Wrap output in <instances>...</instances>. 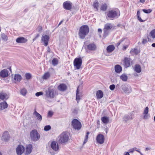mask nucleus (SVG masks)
I'll list each match as a JSON object with an SVG mask.
<instances>
[{
  "instance_id": "nucleus-1",
  "label": "nucleus",
  "mask_w": 155,
  "mask_h": 155,
  "mask_svg": "<svg viewBox=\"0 0 155 155\" xmlns=\"http://www.w3.org/2000/svg\"><path fill=\"white\" fill-rule=\"evenodd\" d=\"M89 31V28L87 25H84L81 26L79 29L78 35L80 38L84 39Z\"/></svg>"
},
{
  "instance_id": "nucleus-2",
  "label": "nucleus",
  "mask_w": 155,
  "mask_h": 155,
  "mask_svg": "<svg viewBox=\"0 0 155 155\" xmlns=\"http://www.w3.org/2000/svg\"><path fill=\"white\" fill-rule=\"evenodd\" d=\"M120 15V13L119 10H113L108 11L107 14V16L110 19L113 20L118 18Z\"/></svg>"
},
{
  "instance_id": "nucleus-3",
  "label": "nucleus",
  "mask_w": 155,
  "mask_h": 155,
  "mask_svg": "<svg viewBox=\"0 0 155 155\" xmlns=\"http://www.w3.org/2000/svg\"><path fill=\"white\" fill-rule=\"evenodd\" d=\"M68 134L66 132L62 133L58 137V140L61 143L67 142L69 139Z\"/></svg>"
},
{
  "instance_id": "nucleus-4",
  "label": "nucleus",
  "mask_w": 155,
  "mask_h": 155,
  "mask_svg": "<svg viewBox=\"0 0 155 155\" xmlns=\"http://www.w3.org/2000/svg\"><path fill=\"white\" fill-rule=\"evenodd\" d=\"M30 135L31 140L34 141L38 140L40 137L39 134L35 130H33L31 132Z\"/></svg>"
},
{
  "instance_id": "nucleus-5",
  "label": "nucleus",
  "mask_w": 155,
  "mask_h": 155,
  "mask_svg": "<svg viewBox=\"0 0 155 155\" xmlns=\"http://www.w3.org/2000/svg\"><path fill=\"white\" fill-rule=\"evenodd\" d=\"M71 125L73 129L77 130H80L82 126L81 122L77 119H75L72 120Z\"/></svg>"
},
{
  "instance_id": "nucleus-6",
  "label": "nucleus",
  "mask_w": 155,
  "mask_h": 155,
  "mask_svg": "<svg viewBox=\"0 0 155 155\" xmlns=\"http://www.w3.org/2000/svg\"><path fill=\"white\" fill-rule=\"evenodd\" d=\"M82 63V59L81 58H76L74 61V66L75 69H79Z\"/></svg>"
},
{
  "instance_id": "nucleus-7",
  "label": "nucleus",
  "mask_w": 155,
  "mask_h": 155,
  "mask_svg": "<svg viewBox=\"0 0 155 155\" xmlns=\"http://www.w3.org/2000/svg\"><path fill=\"white\" fill-rule=\"evenodd\" d=\"M50 147L52 150L55 151H58L59 150V147L56 141H53L50 144Z\"/></svg>"
},
{
  "instance_id": "nucleus-8",
  "label": "nucleus",
  "mask_w": 155,
  "mask_h": 155,
  "mask_svg": "<svg viewBox=\"0 0 155 155\" xmlns=\"http://www.w3.org/2000/svg\"><path fill=\"white\" fill-rule=\"evenodd\" d=\"M97 143L100 144H102L104 142L105 138L103 135L101 134H99L96 138Z\"/></svg>"
},
{
  "instance_id": "nucleus-9",
  "label": "nucleus",
  "mask_w": 155,
  "mask_h": 155,
  "mask_svg": "<svg viewBox=\"0 0 155 155\" xmlns=\"http://www.w3.org/2000/svg\"><path fill=\"white\" fill-rule=\"evenodd\" d=\"M121 88L124 92L127 94H128L132 91V89L130 87L126 85H123Z\"/></svg>"
},
{
  "instance_id": "nucleus-10",
  "label": "nucleus",
  "mask_w": 155,
  "mask_h": 155,
  "mask_svg": "<svg viewBox=\"0 0 155 155\" xmlns=\"http://www.w3.org/2000/svg\"><path fill=\"white\" fill-rule=\"evenodd\" d=\"M72 3L69 1L65 2L63 4L64 8L66 10H70L72 8Z\"/></svg>"
},
{
  "instance_id": "nucleus-11",
  "label": "nucleus",
  "mask_w": 155,
  "mask_h": 155,
  "mask_svg": "<svg viewBox=\"0 0 155 155\" xmlns=\"http://www.w3.org/2000/svg\"><path fill=\"white\" fill-rule=\"evenodd\" d=\"M25 150L24 147L22 145H18L16 148V153L18 155H21Z\"/></svg>"
},
{
  "instance_id": "nucleus-12",
  "label": "nucleus",
  "mask_w": 155,
  "mask_h": 155,
  "mask_svg": "<svg viewBox=\"0 0 155 155\" xmlns=\"http://www.w3.org/2000/svg\"><path fill=\"white\" fill-rule=\"evenodd\" d=\"M134 118V114L133 112H131L128 114L125 115L124 118V120L127 121L130 120H132Z\"/></svg>"
},
{
  "instance_id": "nucleus-13",
  "label": "nucleus",
  "mask_w": 155,
  "mask_h": 155,
  "mask_svg": "<svg viewBox=\"0 0 155 155\" xmlns=\"http://www.w3.org/2000/svg\"><path fill=\"white\" fill-rule=\"evenodd\" d=\"M46 96L48 97L52 98L54 96V90L49 88L48 91L46 92Z\"/></svg>"
},
{
  "instance_id": "nucleus-14",
  "label": "nucleus",
  "mask_w": 155,
  "mask_h": 155,
  "mask_svg": "<svg viewBox=\"0 0 155 155\" xmlns=\"http://www.w3.org/2000/svg\"><path fill=\"white\" fill-rule=\"evenodd\" d=\"M124 66L125 68H127L130 66L132 61L130 58L127 57L124 58Z\"/></svg>"
},
{
  "instance_id": "nucleus-15",
  "label": "nucleus",
  "mask_w": 155,
  "mask_h": 155,
  "mask_svg": "<svg viewBox=\"0 0 155 155\" xmlns=\"http://www.w3.org/2000/svg\"><path fill=\"white\" fill-rule=\"evenodd\" d=\"M49 38L47 35L42 36L41 39V41L44 43V45L46 46L48 44V41L49 40Z\"/></svg>"
},
{
  "instance_id": "nucleus-16",
  "label": "nucleus",
  "mask_w": 155,
  "mask_h": 155,
  "mask_svg": "<svg viewBox=\"0 0 155 155\" xmlns=\"http://www.w3.org/2000/svg\"><path fill=\"white\" fill-rule=\"evenodd\" d=\"M9 95L8 94L4 92H0V99L2 100H6L8 99Z\"/></svg>"
},
{
  "instance_id": "nucleus-17",
  "label": "nucleus",
  "mask_w": 155,
  "mask_h": 155,
  "mask_svg": "<svg viewBox=\"0 0 155 155\" xmlns=\"http://www.w3.org/2000/svg\"><path fill=\"white\" fill-rule=\"evenodd\" d=\"M33 115L35 117L38 121L41 122L42 120V117L41 115L36 111L35 110L33 113Z\"/></svg>"
},
{
  "instance_id": "nucleus-18",
  "label": "nucleus",
  "mask_w": 155,
  "mask_h": 155,
  "mask_svg": "<svg viewBox=\"0 0 155 155\" xmlns=\"http://www.w3.org/2000/svg\"><path fill=\"white\" fill-rule=\"evenodd\" d=\"M14 82H19L22 79L21 76L19 74H15L13 77Z\"/></svg>"
},
{
  "instance_id": "nucleus-19",
  "label": "nucleus",
  "mask_w": 155,
  "mask_h": 155,
  "mask_svg": "<svg viewBox=\"0 0 155 155\" xmlns=\"http://www.w3.org/2000/svg\"><path fill=\"white\" fill-rule=\"evenodd\" d=\"M8 76V71L7 69H3L0 72V76L2 78H5Z\"/></svg>"
},
{
  "instance_id": "nucleus-20",
  "label": "nucleus",
  "mask_w": 155,
  "mask_h": 155,
  "mask_svg": "<svg viewBox=\"0 0 155 155\" xmlns=\"http://www.w3.org/2000/svg\"><path fill=\"white\" fill-rule=\"evenodd\" d=\"M9 134L8 131H6L4 132L2 137V140L6 141L9 138Z\"/></svg>"
},
{
  "instance_id": "nucleus-21",
  "label": "nucleus",
  "mask_w": 155,
  "mask_h": 155,
  "mask_svg": "<svg viewBox=\"0 0 155 155\" xmlns=\"http://www.w3.org/2000/svg\"><path fill=\"white\" fill-rule=\"evenodd\" d=\"M58 88L60 91L63 92L66 90L67 86L66 84H61L58 86Z\"/></svg>"
},
{
  "instance_id": "nucleus-22",
  "label": "nucleus",
  "mask_w": 155,
  "mask_h": 155,
  "mask_svg": "<svg viewBox=\"0 0 155 155\" xmlns=\"http://www.w3.org/2000/svg\"><path fill=\"white\" fill-rule=\"evenodd\" d=\"M32 150V147L31 144L27 145L26 148V154L28 155L30 154Z\"/></svg>"
},
{
  "instance_id": "nucleus-23",
  "label": "nucleus",
  "mask_w": 155,
  "mask_h": 155,
  "mask_svg": "<svg viewBox=\"0 0 155 155\" xmlns=\"http://www.w3.org/2000/svg\"><path fill=\"white\" fill-rule=\"evenodd\" d=\"M87 49L90 51H95L96 49V46L94 43H91L87 46Z\"/></svg>"
},
{
  "instance_id": "nucleus-24",
  "label": "nucleus",
  "mask_w": 155,
  "mask_h": 155,
  "mask_svg": "<svg viewBox=\"0 0 155 155\" xmlns=\"http://www.w3.org/2000/svg\"><path fill=\"white\" fill-rule=\"evenodd\" d=\"M17 43H25L27 41V40L24 37H19L17 38L16 40Z\"/></svg>"
},
{
  "instance_id": "nucleus-25",
  "label": "nucleus",
  "mask_w": 155,
  "mask_h": 155,
  "mask_svg": "<svg viewBox=\"0 0 155 155\" xmlns=\"http://www.w3.org/2000/svg\"><path fill=\"white\" fill-rule=\"evenodd\" d=\"M97 98V99L101 98L103 96V93L102 91L101 90H98L96 93Z\"/></svg>"
},
{
  "instance_id": "nucleus-26",
  "label": "nucleus",
  "mask_w": 155,
  "mask_h": 155,
  "mask_svg": "<svg viewBox=\"0 0 155 155\" xmlns=\"http://www.w3.org/2000/svg\"><path fill=\"white\" fill-rule=\"evenodd\" d=\"M82 96V93L80 92L78 89V88H77V93L76 94V100H77V102L78 103L81 99V97Z\"/></svg>"
},
{
  "instance_id": "nucleus-27",
  "label": "nucleus",
  "mask_w": 155,
  "mask_h": 155,
  "mask_svg": "<svg viewBox=\"0 0 155 155\" xmlns=\"http://www.w3.org/2000/svg\"><path fill=\"white\" fill-rule=\"evenodd\" d=\"M8 107V104L5 101L0 103V110H2Z\"/></svg>"
},
{
  "instance_id": "nucleus-28",
  "label": "nucleus",
  "mask_w": 155,
  "mask_h": 155,
  "mask_svg": "<svg viewBox=\"0 0 155 155\" xmlns=\"http://www.w3.org/2000/svg\"><path fill=\"white\" fill-rule=\"evenodd\" d=\"M115 72L117 73H120L122 71V68L119 65H117L114 67Z\"/></svg>"
},
{
  "instance_id": "nucleus-29",
  "label": "nucleus",
  "mask_w": 155,
  "mask_h": 155,
  "mask_svg": "<svg viewBox=\"0 0 155 155\" xmlns=\"http://www.w3.org/2000/svg\"><path fill=\"white\" fill-rule=\"evenodd\" d=\"M101 120L102 121L106 124H108L109 121V117L107 116L102 117Z\"/></svg>"
},
{
  "instance_id": "nucleus-30",
  "label": "nucleus",
  "mask_w": 155,
  "mask_h": 155,
  "mask_svg": "<svg viewBox=\"0 0 155 155\" xmlns=\"http://www.w3.org/2000/svg\"><path fill=\"white\" fill-rule=\"evenodd\" d=\"M114 48H115L114 45H110L107 47V51L108 52H111L114 50Z\"/></svg>"
},
{
  "instance_id": "nucleus-31",
  "label": "nucleus",
  "mask_w": 155,
  "mask_h": 155,
  "mask_svg": "<svg viewBox=\"0 0 155 155\" xmlns=\"http://www.w3.org/2000/svg\"><path fill=\"white\" fill-rule=\"evenodd\" d=\"M113 27V25L112 24L107 23L105 25L104 28L109 30L112 29Z\"/></svg>"
},
{
  "instance_id": "nucleus-32",
  "label": "nucleus",
  "mask_w": 155,
  "mask_h": 155,
  "mask_svg": "<svg viewBox=\"0 0 155 155\" xmlns=\"http://www.w3.org/2000/svg\"><path fill=\"white\" fill-rule=\"evenodd\" d=\"M134 70L138 73H140L141 71V68L140 66L138 64H136L134 67Z\"/></svg>"
},
{
  "instance_id": "nucleus-33",
  "label": "nucleus",
  "mask_w": 155,
  "mask_h": 155,
  "mask_svg": "<svg viewBox=\"0 0 155 155\" xmlns=\"http://www.w3.org/2000/svg\"><path fill=\"white\" fill-rule=\"evenodd\" d=\"M120 78L122 81H126L127 80L128 77L126 74H123L120 76Z\"/></svg>"
},
{
  "instance_id": "nucleus-34",
  "label": "nucleus",
  "mask_w": 155,
  "mask_h": 155,
  "mask_svg": "<svg viewBox=\"0 0 155 155\" xmlns=\"http://www.w3.org/2000/svg\"><path fill=\"white\" fill-rule=\"evenodd\" d=\"M107 8V5L106 3L102 4L101 5L100 9L101 10L105 11Z\"/></svg>"
},
{
  "instance_id": "nucleus-35",
  "label": "nucleus",
  "mask_w": 155,
  "mask_h": 155,
  "mask_svg": "<svg viewBox=\"0 0 155 155\" xmlns=\"http://www.w3.org/2000/svg\"><path fill=\"white\" fill-rule=\"evenodd\" d=\"M140 13L139 11L138 10L137 11V16L138 20L141 22H143L145 21V20H142L140 17Z\"/></svg>"
},
{
  "instance_id": "nucleus-36",
  "label": "nucleus",
  "mask_w": 155,
  "mask_h": 155,
  "mask_svg": "<svg viewBox=\"0 0 155 155\" xmlns=\"http://www.w3.org/2000/svg\"><path fill=\"white\" fill-rule=\"evenodd\" d=\"M50 77V74L49 72L45 73L43 76L42 78L43 79L46 80L48 79Z\"/></svg>"
},
{
  "instance_id": "nucleus-37",
  "label": "nucleus",
  "mask_w": 155,
  "mask_h": 155,
  "mask_svg": "<svg viewBox=\"0 0 155 155\" xmlns=\"http://www.w3.org/2000/svg\"><path fill=\"white\" fill-rule=\"evenodd\" d=\"M150 36L154 39L155 38V29L151 31L150 33Z\"/></svg>"
},
{
  "instance_id": "nucleus-38",
  "label": "nucleus",
  "mask_w": 155,
  "mask_h": 155,
  "mask_svg": "<svg viewBox=\"0 0 155 155\" xmlns=\"http://www.w3.org/2000/svg\"><path fill=\"white\" fill-rule=\"evenodd\" d=\"M103 31H104L103 36L104 37H106L108 35V34L109 33V30L104 28L103 29Z\"/></svg>"
},
{
  "instance_id": "nucleus-39",
  "label": "nucleus",
  "mask_w": 155,
  "mask_h": 155,
  "mask_svg": "<svg viewBox=\"0 0 155 155\" xmlns=\"http://www.w3.org/2000/svg\"><path fill=\"white\" fill-rule=\"evenodd\" d=\"M93 6L94 8L96 9V11H98V7L99 6L98 3L97 1H95L93 4Z\"/></svg>"
},
{
  "instance_id": "nucleus-40",
  "label": "nucleus",
  "mask_w": 155,
  "mask_h": 155,
  "mask_svg": "<svg viewBox=\"0 0 155 155\" xmlns=\"http://www.w3.org/2000/svg\"><path fill=\"white\" fill-rule=\"evenodd\" d=\"M89 134L90 133L89 132H87L86 134L85 137V139H84V141L83 144H84L85 143L87 142L88 139V135H89Z\"/></svg>"
},
{
  "instance_id": "nucleus-41",
  "label": "nucleus",
  "mask_w": 155,
  "mask_h": 155,
  "mask_svg": "<svg viewBox=\"0 0 155 155\" xmlns=\"http://www.w3.org/2000/svg\"><path fill=\"white\" fill-rule=\"evenodd\" d=\"M1 37L2 38L4 41H6L8 40V37L7 35H5L4 33L2 34L1 35Z\"/></svg>"
},
{
  "instance_id": "nucleus-42",
  "label": "nucleus",
  "mask_w": 155,
  "mask_h": 155,
  "mask_svg": "<svg viewBox=\"0 0 155 155\" xmlns=\"http://www.w3.org/2000/svg\"><path fill=\"white\" fill-rule=\"evenodd\" d=\"M25 76L27 80H29L31 78V75L30 73H27L25 74Z\"/></svg>"
},
{
  "instance_id": "nucleus-43",
  "label": "nucleus",
  "mask_w": 155,
  "mask_h": 155,
  "mask_svg": "<svg viewBox=\"0 0 155 155\" xmlns=\"http://www.w3.org/2000/svg\"><path fill=\"white\" fill-rule=\"evenodd\" d=\"M130 52L131 54L133 53L135 54H137L139 52L138 51L137 48H135L133 49H132L130 51Z\"/></svg>"
},
{
  "instance_id": "nucleus-44",
  "label": "nucleus",
  "mask_w": 155,
  "mask_h": 155,
  "mask_svg": "<svg viewBox=\"0 0 155 155\" xmlns=\"http://www.w3.org/2000/svg\"><path fill=\"white\" fill-rule=\"evenodd\" d=\"M20 93L21 95L25 96L26 94L27 91L25 88H23L21 90Z\"/></svg>"
},
{
  "instance_id": "nucleus-45",
  "label": "nucleus",
  "mask_w": 155,
  "mask_h": 155,
  "mask_svg": "<svg viewBox=\"0 0 155 155\" xmlns=\"http://www.w3.org/2000/svg\"><path fill=\"white\" fill-rule=\"evenodd\" d=\"M52 64L54 66H55L58 64V60L56 58H54L52 61Z\"/></svg>"
},
{
  "instance_id": "nucleus-46",
  "label": "nucleus",
  "mask_w": 155,
  "mask_h": 155,
  "mask_svg": "<svg viewBox=\"0 0 155 155\" xmlns=\"http://www.w3.org/2000/svg\"><path fill=\"white\" fill-rule=\"evenodd\" d=\"M51 127L50 125H47L44 128V130L45 131H48L50 130L51 129Z\"/></svg>"
},
{
  "instance_id": "nucleus-47",
  "label": "nucleus",
  "mask_w": 155,
  "mask_h": 155,
  "mask_svg": "<svg viewBox=\"0 0 155 155\" xmlns=\"http://www.w3.org/2000/svg\"><path fill=\"white\" fill-rule=\"evenodd\" d=\"M142 11L145 13L147 14L150 13L152 11V10L150 9H149L147 10L143 9L142 10Z\"/></svg>"
},
{
  "instance_id": "nucleus-48",
  "label": "nucleus",
  "mask_w": 155,
  "mask_h": 155,
  "mask_svg": "<svg viewBox=\"0 0 155 155\" xmlns=\"http://www.w3.org/2000/svg\"><path fill=\"white\" fill-rule=\"evenodd\" d=\"M54 113L51 111H49L48 114V117H51L53 115Z\"/></svg>"
},
{
  "instance_id": "nucleus-49",
  "label": "nucleus",
  "mask_w": 155,
  "mask_h": 155,
  "mask_svg": "<svg viewBox=\"0 0 155 155\" xmlns=\"http://www.w3.org/2000/svg\"><path fill=\"white\" fill-rule=\"evenodd\" d=\"M144 115L143 119H148L150 117V115L149 114H143Z\"/></svg>"
},
{
  "instance_id": "nucleus-50",
  "label": "nucleus",
  "mask_w": 155,
  "mask_h": 155,
  "mask_svg": "<svg viewBox=\"0 0 155 155\" xmlns=\"http://www.w3.org/2000/svg\"><path fill=\"white\" fill-rule=\"evenodd\" d=\"M148 111H149L148 107H146L144 110L143 114H148Z\"/></svg>"
},
{
  "instance_id": "nucleus-51",
  "label": "nucleus",
  "mask_w": 155,
  "mask_h": 155,
  "mask_svg": "<svg viewBox=\"0 0 155 155\" xmlns=\"http://www.w3.org/2000/svg\"><path fill=\"white\" fill-rule=\"evenodd\" d=\"M115 85L114 84H112L110 85L109 87L110 89L111 90L113 91L114 90L115 88Z\"/></svg>"
},
{
  "instance_id": "nucleus-52",
  "label": "nucleus",
  "mask_w": 155,
  "mask_h": 155,
  "mask_svg": "<svg viewBox=\"0 0 155 155\" xmlns=\"http://www.w3.org/2000/svg\"><path fill=\"white\" fill-rule=\"evenodd\" d=\"M43 94V93L42 92H38L35 94V95L37 97H38L39 96L42 95Z\"/></svg>"
},
{
  "instance_id": "nucleus-53",
  "label": "nucleus",
  "mask_w": 155,
  "mask_h": 155,
  "mask_svg": "<svg viewBox=\"0 0 155 155\" xmlns=\"http://www.w3.org/2000/svg\"><path fill=\"white\" fill-rule=\"evenodd\" d=\"M136 148L134 147L133 148L130 149L129 150V153H133L134 151V149H136Z\"/></svg>"
},
{
  "instance_id": "nucleus-54",
  "label": "nucleus",
  "mask_w": 155,
  "mask_h": 155,
  "mask_svg": "<svg viewBox=\"0 0 155 155\" xmlns=\"http://www.w3.org/2000/svg\"><path fill=\"white\" fill-rule=\"evenodd\" d=\"M39 36V34H37V35L35 37V38L33 39V41H34L35 40L37 39V38Z\"/></svg>"
},
{
  "instance_id": "nucleus-55",
  "label": "nucleus",
  "mask_w": 155,
  "mask_h": 155,
  "mask_svg": "<svg viewBox=\"0 0 155 155\" xmlns=\"http://www.w3.org/2000/svg\"><path fill=\"white\" fill-rule=\"evenodd\" d=\"M124 40V39H122L120 42L117 43V46H118L120 45V43Z\"/></svg>"
},
{
  "instance_id": "nucleus-56",
  "label": "nucleus",
  "mask_w": 155,
  "mask_h": 155,
  "mask_svg": "<svg viewBox=\"0 0 155 155\" xmlns=\"http://www.w3.org/2000/svg\"><path fill=\"white\" fill-rule=\"evenodd\" d=\"M128 45L124 46L123 47V49L124 50H125L128 47Z\"/></svg>"
},
{
  "instance_id": "nucleus-57",
  "label": "nucleus",
  "mask_w": 155,
  "mask_h": 155,
  "mask_svg": "<svg viewBox=\"0 0 155 155\" xmlns=\"http://www.w3.org/2000/svg\"><path fill=\"white\" fill-rule=\"evenodd\" d=\"M147 42V40L146 39H143V41H142V43L143 44H145Z\"/></svg>"
},
{
  "instance_id": "nucleus-58",
  "label": "nucleus",
  "mask_w": 155,
  "mask_h": 155,
  "mask_svg": "<svg viewBox=\"0 0 155 155\" xmlns=\"http://www.w3.org/2000/svg\"><path fill=\"white\" fill-rule=\"evenodd\" d=\"M124 155H130L129 152H125L124 153Z\"/></svg>"
},
{
  "instance_id": "nucleus-59",
  "label": "nucleus",
  "mask_w": 155,
  "mask_h": 155,
  "mask_svg": "<svg viewBox=\"0 0 155 155\" xmlns=\"http://www.w3.org/2000/svg\"><path fill=\"white\" fill-rule=\"evenodd\" d=\"M151 148L150 147H147L146 148L145 150L146 151H148L150 150Z\"/></svg>"
},
{
  "instance_id": "nucleus-60",
  "label": "nucleus",
  "mask_w": 155,
  "mask_h": 155,
  "mask_svg": "<svg viewBox=\"0 0 155 155\" xmlns=\"http://www.w3.org/2000/svg\"><path fill=\"white\" fill-rule=\"evenodd\" d=\"M98 31L99 33H102V30L101 29L99 28L98 29Z\"/></svg>"
},
{
  "instance_id": "nucleus-61",
  "label": "nucleus",
  "mask_w": 155,
  "mask_h": 155,
  "mask_svg": "<svg viewBox=\"0 0 155 155\" xmlns=\"http://www.w3.org/2000/svg\"><path fill=\"white\" fill-rule=\"evenodd\" d=\"M136 151H137V152H139L140 154L141 155H143L141 153V152H140L139 150H136Z\"/></svg>"
},
{
  "instance_id": "nucleus-62",
  "label": "nucleus",
  "mask_w": 155,
  "mask_h": 155,
  "mask_svg": "<svg viewBox=\"0 0 155 155\" xmlns=\"http://www.w3.org/2000/svg\"><path fill=\"white\" fill-rule=\"evenodd\" d=\"M38 29H39V31H41V30H42V27L41 26H40L38 27Z\"/></svg>"
},
{
  "instance_id": "nucleus-63",
  "label": "nucleus",
  "mask_w": 155,
  "mask_h": 155,
  "mask_svg": "<svg viewBox=\"0 0 155 155\" xmlns=\"http://www.w3.org/2000/svg\"><path fill=\"white\" fill-rule=\"evenodd\" d=\"M151 46H152L153 47H155V43H153V44H152Z\"/></svg>"
},
{
  "instance_id": "nucleus-64",
  "label": "nucleus",
  "mask_w": 155,
  "mask_h": 155,
  "mask_svg": "<svg viewBox=\"0 0 155 155\" xmlns=\"http://www.w3.org/2000/svg\"><path fill=\"white\" fill-rule=\"evenodd\" d=\"M145 1V0H140V2L141 3H143Z\"/></svg>"
}]
</instances>
